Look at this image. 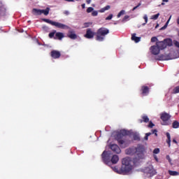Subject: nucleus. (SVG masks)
<instances>
[{
	"label": "nucleus",
	"instance_id": "nucleus-45",
	"mask_svg": "<svg viewBox=\"0 0 179 179\" xmlns=\"http://www.w3.org/2000/svg\"><path fill=\"white\" fill-rule=\"evenodd\" d=\"M64 14L66 16L69 15V12L68 10H64Z\"/></svg>",
	"mask_w": 179,
	"mask_h": 179
},
{
	"label": "nucleus",
	"instance_id": "nucleus-13",
	"mask_svg": "<svg viewBox=\"0 0 179 179\" xmlns=\"http://www.w3.org/2000/svg\"><path fill=\"white\" fill-rule=\"evenodd\" d=\"M170 119H171V115L167 113H164L161 115V120L164 122H166L169 121Z\"/></svg>",
	"mask_w": 179,
	"mask_h": 179
},
{
	"label": "nucleus",
	"instance_id": "nucleus-55",
	"mask_svg": "<svg viewBox=\"0 0 179 179\" xmlns=\"http://www.w3.org/2000/svg\"><path fill=\"white\" fill-rule=\"evenodd\" d=\"M162 5L164 6V3H162Z\"/></svg>",
	"mask_w": 179,
	"mask_h": 179
},
{
	"label": "nucleus",
	"instance_id": "nucleus-40",
	"mask_svg": "<svg viewBox=\"0 0 179 179\" xmlns=\"http://www.w3.org/2000/svg\"><path fill=\"white\" fill-rule=\"evenodd\" d=\"M92 16H97L99 15V13L96 10H94L92 13Z\"/></svg>",
	"mask_w": 179,
	"mask_h": 179
},
{
	"label": "nucleus",
	"instance_id": "nucleus-47",
	"mask_svg": "<svg viewBox=\"0 0 179 179\" xmlns=\"http://www.w3.org/2000/svg\"><path fill=\"white\" fill-rule=\"evenodd\" d=\"M127 19H129V15H124L123 20H127Z\"/></svg>",
	"mask_w": 179,
	"mask_h": 179
},
{
	"label": "nucleus",
	"instance_id": "nucleus-5",
	"mask_svg": "<svg viewBox=\"0 0 179 179\" xmlns=\"http://www.w3.org/2000/svg\"><path fill=\"white\" fill-rule=\"evenodd\" d=\"M42 20H43V22H45V23H48L49 24H52V26H55L56 27L59 28V29H69V27L64 24L55 22V21H52L49 19L43 18Z\"/></svg>",
	"mask_w": 179,
	"mask_h": 179
},
{
	"label": "nucleus",
	"instance_id": "nucleus-54",
	"mask_svg": "<svg viewBox=\"0 0 179 179\" xmlns=\"http://www.w3.org/2000/svg\"><path fill=\"white\" fill-rule=\"evenodd\" d=\"M177 23L179 24V18L177 20Z\"/></svg>",
	"mask_w": 179,
	"mask_h": 179
},
{
	"label": "nucleus",
	"instance_id": "nucleus-43",
	"mask_svg": "<svg viewBox=\"0 0 179 179\" xmlns=\"http://www.w3.org/2000/svg\"><path fill=\"white\" fill-rule=\"evenodd\" d=\"M151 134H155V136H157V129L152 130V133H151Z\"/></svg>",
	"mask_w": 179,
	"mask_h": 179
},
{
	"label": "nucleus",
	"instance_id": "nucleus-50",
	"mask_svg": "<svg viewBox=\"0 0 179 179\" xmlns=\"http://www.w3.org/2000/svg\"><path fill=\"white\" fill-rule=\"evenodd\" d=\"M173 142L175 143H178L176 139H173Z\"/></svg>",
	"mask_w": 179,
	"mask_h": 179
},
{
	"label": "nucleus",
	"instance_id": "nucleus-4",
	"mask_svg": "<svg viewBox=\"0 0 179 179\" xmlns=\"http://www.w3.org/2000/svg\"><path fill=\"white\" fill-rule=\"evenodd\" d=\"M110 33V30L106 27L99 28L95 33L96 40L98 41H103L106 36Z\"/></svg>",
	"mask_w": 179,
	"mask_h": 179
},
{
	"label": "nucleus",
	"instance_id": "nucleus-31",
	"mask_svg": "<svg viewBox=\"0 0 179 179\" xmlns=\"http://www.w3.org/2000/svg\"><path fill=\"white\" fill-rule=\"evenodd\" d=\"M141 6V3H138L137 6H134L132 8V11H135L136 9H138Z\"/></svg>",
	"mask_w": 179,
	"mask_h": 179
},
{
	"label": "nucleus",
	"instance_id": "nucleus-57",
	"mask_svg": "<svg viewBox=\"0 0 179 179\" xmlns=\"http://www.w3.org/2000/svg\"><path fill=\"white\" fill-rule=\"evenodd\" d=\"M79 0H76V1H78Z\"/></svg>",
	"mask_w": 179,
	"mask_h": 179
},
{
	"label": "nucleus",
	"instance_id": "nucleus-51",
	"mask_svg": "<svg viewBox=\"0 0 179 179\" xmlns=\"http://www.w3.org/2000/svg\"><path fill=\"white\" fill-rule=\"evenodd\" d=\"M154 158H155V161L158 162V159H157V156H155Z\"/></svg>",
	"mask_w": 179,
	"mask_h": 179
},
{
	"label": "nucleus",
	"instance_id": "nucleus-32",
	"mask_svg": "<svg viewBox=\"0 0 179 179\" xmlns=\"http://www.w3.org/2000/svg\"><path fill=\"white\" fill-rule=\"evenodd\" d=\"M133 138H134V140H135V141H140L141 140L140 136L137 134L134 135Z\"/></svg>",
	"mask_w": 179,
	"mask_h": 179
},
{
	"label": "nucleus",
	"instance_id": "nucleus-7",
	"mask_svg": "<svg viewBox=\"0 0 179 179\" xmlns=\"http://www.w3.org/2000/svg\"><path fill=\"white\" fill-rule=\"evenodd\" d=\"M64 37V35L63 33L57 32L56 30H54L52 32L49 33V38H50L62 41Z\"/></svg>",
	"mask_w": 179,
	"mask_h": 179
},
{
	"label": "nucleus",
	"instance_id": "nucleus-16",
	"mask_svg": "<svg viewBox=\"0 0 179 179\" xmlns=\"http://www.w3.org/2000/svg\"><path fill=\"white\" fill-rule=\"evenodd\" d=\"M120 160L118 155H113L110 159V164H116Z\"/></svg>",
	"mask_w": 179,
	"mask_h": 179
},
{
	"label": "nucleus",
	"instance_id": "nucleus-53",
	"mask_svg": "<svg viewBox=\"0 0 179 179\" xmlns=\"http://www.w3.org/2000/svg\"><path fill=\"white\" fill-rule=\"evenodd\" d=\"M168 1H169V0H163V2L167 3Z\"/></svg>",
	"mask_w": 179,
	"mask_h": 179
},
{
	"label": "nucleus",
	"instance_id": "nucleus-39",
	"mask_svg": "<svg viewBox=\"0 0 179 179\" xmlns=\"http://www.w3.org/2000/svg\"><path fill=\"white\" fill-rule=\"evenodd\" d=\"M148 127V128H153V127H155V124L152 123V122H150Z\"/></svg>",
	"mask_w": 179,
	"mask_h": 179
},
{
	"label": "nucleus",
	"instance_id": "nucleus-37",
	"mask_svg": "<svg viewBox=\"0 0 179 179\" xmlns=\"http://www.w3.org/2000/svg\"><path fill=\"white\" fill-rule=\"evenodd\" d=\"M151 134H152V133H150V132H148V133L145 134L144 139L145 140H148V136H150Z\"/></svg>",
	"mask_w": 179,
	"mask_h": 179
},
{
	"label": "nucleus",
	"instance_id": "nucleus-3",
	"mask_svg": "<svg viewBox=\"0 0 179 179\" xmlns=\"http://www.w3.org/2000/svg\"><path fill=\"white\" fill-rule=\"evenodd\" d=\"M127 135H128V131L123 129L118 132L115 136V140L122 148H126L131 143V141L128 139L126 136Z\"/></svg>",
	"mask_w": 179,
	"mask_h": 179
},
{
	"label": "nucleus",
	"instance_id": "nucleus-2",
	"mask_svg": "<svg viewBox=\"0 0 179 179\" xmlns=\"http://www.w3.org/2000/svg\"><path fill=\"white\" fill-rule=\"evenodd\" d=\"M145 149L142 145H138L136 148L132 147L126 150V154L128 155H135V158L140 161L145 158Z\"/></svg>",
	"mask_w": 179,
	"mask_h": 179
},
{
	"label": "nucleus",
	"instance_id": "nucleus-58",
	"mask_svg": "<svg viewBox=\"0 0 179 179\" xmlns=\"http://www.w3.org/2000/svg\"><path fill=\"white\" fill-rule=\"evenodd\" d=\"M178 36H179V31H178Z\"/></svg>",
	"mask_w": 179,
	"mask_h": 179
},
{
	"label": "nucleus",
	"instance_id": "nucleus-35",
	"mask_svg": "<svg viewBox=\"0 0 179 179\" xmlns=\"http://www.w3.org/2000/svg\"><path fill=\"white\" fill-rule=\"evenodd\" d=\"M113 17V14H110L106 18V20H111Z\"/></svg>",
	"mask_w": 179,
	"mask_h": 179
},
{
	"label": "nucleus",
	"instance_id": "nucleus-34",
	"mask_svg": "<svg viewBox=\"0 0 179 179\" xmlns=\"http://www.w3.org/2000/svg\"><path fill=\"white\" fill-rule=\"evenodd\" d=\"M93 10H94V8H93L92 7H89V8H87V13H92Z\"/></svg>",
	"mask_w": 179,
	"mask_h": 179
},
{
	"label": "nucleus",
	"instance_id": "nucleus-27",
	"mask_svg": "<svg viewBox=\"0 0 179 179\" xmlns=\"http://www.w3.org/2000/svg\"><path fill=\"white\" fill-rule=\"evenodd\" d=\"M173 128L174 129L179 128V122L178 121H174L173 122Z\"/></svg>",
	"mask_w": 179,
	"mask_h": 179
},
{
	"label": "nucleus",
	"instance_id": "nucleus-21",
	"mask_svg": "<svg viewBox=\"0 0 179 179\" xmlns=\"http://www.w3.org/2000/svg\"><path fill=\"white\" fill-rule=\"evenodd\" d=\"M131 40L134 41L135 43H138L141 41V37H136V34H133L131 35Z\"/></svg>",
	"mask_w": 179,
	"mask_h": 179
},
{
	"label": "nucleus",
	"instance_id": "nucleus-42",
	"mask_svg": "<svg viewBox=\"0 0 179 179\" xmlns=\"http://www.w3.org/2000/svg\"><path fill=\"white\" fill-rule=\"evenodd\" d=\"M157 41V37H152L151 38V42H156Z\"/></svg>",
	"mask_w": 179,
	"mask_h": 179
},
{
	"label": "nucleus",
	"instance_id": "nucleus-1",
	"mask_svg": "<svg viewBox=\"0 0 179 179\" xmlns=\"http://www.w3.org/2000/svg\"><path fill=\"white\" fill-rule=\"evenodd\" d=\"M140 162V160H138V158H134L132 160L130 157H124L122 160V172L124 173L125 175H127L130 173L133 169L134 166H137V164Z\"/></svg>",
	"mask_w": 179,
	"mask_h": 179
},
{
	"label": "nucleus",
	"instance_id": "nucleus-41",
	"mask_svg": "<svg viewBox=\"0 0 179 179\" xmlns=\"http://www.w3.org/2000/svg\"><path fill=\"white\" fill-rule=\"evenodd\" d=\"M174 45L176 47L179 48V42L177 41H174Z\"/></svg>",
	"mask_w": 179,
	"mask_h": 179
},
{
	"label": "nucleus",
	"instance_id": "nucleus-38",
	"mask_svg": "<svg viewBox=\"0 0 179 179\" xmlns=\"http://www.w3.org/2000/svg\"><path fill=\"white\" fill-rule=\"evenodd\" d=\"M160 152V150L159 148L154 149V151L152 152L154 154H159Z\"/></svg>",
	"mask_w": 179,
	"mask_h": 179
},
{
	"label": "nucleus",
	"instance_id": "nucleus-44",
	"mask_svg": "<svg viewBox=\"0 0 179 179\" xmlns=\"http://www.w3.org/2000/svg\"><path fill=\"white\" fill-rule=\"evenodd\" d=\"M90 22H85L84 23V27H88L90 26Z\"/></svg>",
	"mask_w": 179,
	"mask_h": 179
},
{
	"label": "nucleus",
	"instance_id": "nucleus-22",
	"mask_svg": "<svg viewBox=\"0 0 179 179\" xmlns=\"http://www.w3.org/2000/svg\"><path fill=\"white\" fill-rule=\"evenodd\" d=\"M110 6L108 5L102 8H101L99 12L100 13H104L106 11L109 10L110 9Z\"/></svg>",
	"mask_w": 179,
	"mask_h": 179
},
{
	"label": "nucleus",
	"instance_id": "nucleus-49",
	"mask_svg": "<svg viewBox=\"0 0 179 179\" xmlns=\"http://www.w3.org/2000/svg\"><path fill=\"white\" fill-rule=\"evenodd\" d=\"M90 2H91V0H86V3H87V4H90Z\"/></svg>",
	"mask_w": 179,
	"mask_h": 179
},
{
	"label": "nucleus",
	"instance_id": "nucleus-33",
	"mask_svg": "<svg viewBox=\"0 0 179 179\" xmlns=\"http://www.w3.org/2000/svg\"><path fill=\"white\" fill-rule=\"evenodd\" d=\"M143 19L145 20V23L143 24V26H145V24H146V23H148V16L147 15H144L143 16Z\"/></svg>",
	"mask_w": 179,
	"mask_h": 179
},
{
	"label": "nucleus",
	"instance_id": "nucleus-14",
	"mask_svg": "<svg viewBox=\"0 0 179 179\" xmlns=\"http://www.w3.org/2000/svg\"><path fill=\"white\" fill-rule=\"evenodd\" d=\"M156 45H157V47L160 50H162L166 48V45L165 44L164 41L157 42Z\"/></svg>",
	"mask_w": 179,
	"mask_h": 179
},
{
	"label": "nucleus",
	"instance_id": "nucleus-15",
	"mask_svg": "<svg viewBox=\"0 0 179 179\" xmlns=\"http://www.w3.org/2000/svg\"><path fill=\"white\" fill-rule=\"evenodd\" d=\"M68 37L72 40H75L77 38V35L75 34V31L73 30H70L68 34Z\"/></svg>",
	"mask_w": 179,
	"mask_h": 179
},
{
	"label": "nucleus",
	"instance_id": "nucleus-48",
	"mask_svg": "<svg viewBox=\"0 0 179 179\" xmlns=\"http://www.w3.org/2000/svg\"><path fill=\"white\" fill-rule=\"evenodd\" d=\"M81 6H82L83 9H85V3H83V4L81 5Z\"/></svg>",
	"mask_w": 179,
	"mask_h": 179
},
{
	"label": "nucleus",
	"instance_id": "nucleus-23",
	"mask_svg": "<svg viewBox=\"0 0 179 179\" xmlns=\"http://www.w3.org/2000/svg\"><path fill=\"white\" fill-rule=\"evenodd\" d=\"M164 42L166 45V47H167V45L168 46H172L173 45V41H172V39H171V38H166V39H164Z\"/></svg>",
	"mask_w": 179,
	"mask_h": 179
},
{
	"label": "nucleus",
	"instance_id": "nucleus-56",
	"mask_svg": "<svg viewBox=\"0 0 179 179\" xmlns=\"http://www.w3.org/2000/svg\"><path fill=\"white\" fill-rule=\"evenodd\" d=\"M114 24H117V23H114Z\"/></svg>",
	"mask_w": 179,
	"mask_h": 179
},
{
	"label": "nucleus",
	"instance_id": "nucleus-20",
	"mask_svg": "<svg viewBox=\"0 0 179 179\" xmlns=\"http://www.w3.org/2000/svg\"><path fill=\"white\" fill-rule=\"evenodd\" d=\"M32 13L34 15L40 16V15H41V9H37V8H33L32 9Z\"/></svg>",
	"mask_w": 179,
	"mask_h": 179
},
{
	"label": "nucleus",
	"instance_id": "nucleus-29",
	"mask_svg": "<svg viewBox=\"0 0 179 179\" xmlns=\"http://www.w3.org/2000/svg\"><path fill=\"white\" fill-rule=\"evenodd\" d=\"M125 14V10H122L120 11V13L117 14V17H121L122 15H124Z\"/></svg>",
	"mask_w": 179,
	"mask_h": 179
},
{
	"label": "nucleus",
	"instance_id": "nucleus-12",
	"mask_svg": "<svg viewBox=\"0 0 179 179\" xmlns=\"http://www.w3.org/2000/svg\"><path fill=\"white\" fill-rule=\"evenodd\" d=\"M50 57L53 59H59L61 57V53L57 50H52L50 52Z\"/></svg>",
	"mask_w": 179,
	"mask_h": 179
},
{
	"label": "nucleus",
	"instance_id": "nucleus-10",
	"mask_svg": "<svg viewBox=\"0 0 179 179\" xmlns=\"http://www.w3.org/2000/svg\"><path fill=\"white\" fill-rule=\"evenodd\" d=\"M96 35V33L93 32L91 29H87L85 37L91 39Z\"/></svg>",
	"mask_w": 179,
	"mask_h": 179
},
{
	"label": "nucleus",
	"instance_id": "nucleus-25",
	"mask_svg": "<svg viewBox=\"0 0 179 179\" xmlns=\"http://www.w3.org/2000/svg\"><path fill=\"white\" fill-rule=\"evenodd\" d=\"M172 94H179V85L174 87V89L173 90Z\"/></svg>",
	"mask_w": 179,
	"mask_h": 179
},
{
	"label": "nucleus",
	"instance_id": "nucleus-30",
	"mask_svg": "<svg viewBox=\"0 0 179 179\" xmlns=\"http://www.w3.org/2000/svg\"><path fill=\"white\" fill-rule=\"evenodd\" d=\"M169 174L171 176H178L179 175V173L177 172V171H169Z\"/></svg>",
	"mask_w": 179,
	"mask_h": 179
},
{
	"label": "nucleus",
	"instance_id": "nucleus-9",
	"mask_svg": "<svg viewBox=\"0 0 179 179\" xmlns=\"http://www.w3.org/2000/svg\"><path fill=\"white\" fill-rule=\"evenodd\" d=\"M110 148L112 150V151H113L116 154H120L122 152L119 145H117L116 144L110 145Z\"/></svg>",
	"mask_w": 179,
	"mask_h": 179
},
{
	"label": "nucleus",
	"instance_id": "nucleus-17",
	"mask_svg": "<svg viewBox=\"0 0 179 179\" xmlns=\"http://www.w3.org/2000/svg\"><path fill=\"white\" fill-rule=\"evenodd\" d=\"M142 119L138 120V122L142 124V122H149L150 119L147 115H143L141 117Z\"/></svg>",
	"mask_w": 179,
	"mask_h": 179
},
{
	"label": "nucleus",
	"instance_id": "nucleus-6",
	"mask_svg": "<svg viewBox=\"0 0 179 179\" xmlns=\"http://www.w3.org/2000/svg\"><path fill=\"white\" fill-rule=\"evenodd\" d=\"M102 161L104 164L110 166L111 164V153L109 151H103L101 154Z\"/></svg>",
	"mask_w": 179,
	"mask_h": 179
},
{
	"label": "nucleus",
	"instance_id": "nucleus-28",
	"mask_svg": "<svg viewBox=\"0 0 179 179\" xmlns=\"http://www.w3.org/2000/svg\"><path fill=\"white\" fill-rule=\"evenodd\" d=\"M159 15V13H157L156 15L151 16V19H152L153 20H157Z\"/></svg>",
	"mask_w": 179,
	"mask_h": 179
},
{
	"label": "nucleus",
	"instance_id": "nucleus-52",
	"mask_svg": "<svg viewBox=\"0 0 179 179\" xmlns=\"http://www.w3.org/2000/svg\"><path fill=\"white\" fill-rule=\"evenodd\" d=\"M69 2H74V0H68Z\"/></svg>",
	"mask_w": 179,
	"mask_h": 179
},
{
	"label": "nucleus",
	"instance_id": "nucleus-24",
	"mask_svg": "<svg viewBox=\"0 0 179 179\" xmlns=\"http://www.w3.org/2000/svg\"><path fill=\"white\" fill-rule=\"evenodd\" d=\"M148 173L150 174L151 176L156 175L157 172L154 169H148Z\"/></svg>",
	"mask_w": 179,
	"mask_h": 179
},
{
	"label": "nucleus",
	"instance_id": "nucleus-19",
	"mask_svg": "<svg viewBox=\"0 0 179 179\" xmlns=\"http://www.w3.org/2000/svg\"><path fill=\"white\" fill-rule=\"evenodd\" d=\"M50 8L47 7L45 10H41V15L43 14L45 16H48L50 13Z\"/></svg>",
	"mask_w": 179,
	"mask_h": 179
},
{
	"label": "nucleus",
	"instance_id": "nucleus-11",
	"mask_svg": "<svg viewBox=\"0 0 179 179\" xmlns=\"http://www.w3.org/2000/svg\"><path fill=\"white\" fill-rule=\"evenodd\" d=\"M150 50H151V53H152L154 55H157L160 52V49L157 47V45L151 46Z\"/></svg>",
	"mask_w": 179,
	"mask_h": 179
},
{
	"label": "nucleus",
	"instance_id": "nucleus-36",
	"mask_svg": "<svg viewBox=\"0 0 179 179\" xmlns=\"http://www.w3.org/2000/svg\"><path fill=\"white\" fill-rule=\"evenodd\" d=\"M171 16L169 17V20L167 21V22L166 23V24L162 28V29H166V28L167 27L168 24H169V22H170V20H171Z\"/></svg>",
	"mask_w": 179,
	"mask_h": 179
},
{
	"label": "nucleus",
	"instance_id": "nucleus-8",
	"mask_svg": "<svg viewBox=\"0 0 179 179\" xmlns=\"http://www.w3.org/2000/svg\"><path fill=\"white\" fill-rule=\"evenodd\" d=\"M150 93V87L146 85H142L141 88V96H147Z\"/></svg>",
	"mask_w": 179,
	"mask_h": 179
},
{
	"label": "nucleus",
	"instance_id": "nucleus-18",
	"mask_svg": "<svg viewBox=\"0 0 179 179\" xmlns=\"http://www.w3.org/2000/svg\"><path fill=\"white\" fill-rule=\"evenodd\" d=\"M113 171L116 172L118 174H120V175H125L124 173H122V168L121 167L120 169H118L117 166H115V167H112Z\"/></svg>",
	"mask_w": 179,
	"mask_h": 179
},
{
	"label": "nucleus",
	"instance_id": "nucleus-26",
	"mask_svg": "<svg viewBox=\"0 0 179 179\" xmlns=\"http://www.w3.org/2000/svg\"><path fill=\"white\" fill-rule=\"evenodd\" d=\"M166 136L168 138V140L166 141L167 143L169 144V146L170 147L171 146V135L169 132L166 133Z\"/></svg>",
	"mask_w": 179,
	"mask_h": 179
},
{
	"label": "nucleus",
	"instance_id": "nucleus-46",
	"mask_svg": "<svg viewBox=\"0 0 179 179\" xmlns=\"http://www.w3.org/2000/svg\"><path fill=\"white\" fill-rule=\"evenodd\" d=\"M166 159L169 160V162L171 164V157H170V156L169 155H167L166 156Z\"/></svg>",
	"mask_w": 179,
	"mask_h": 179
}]
</instances>
